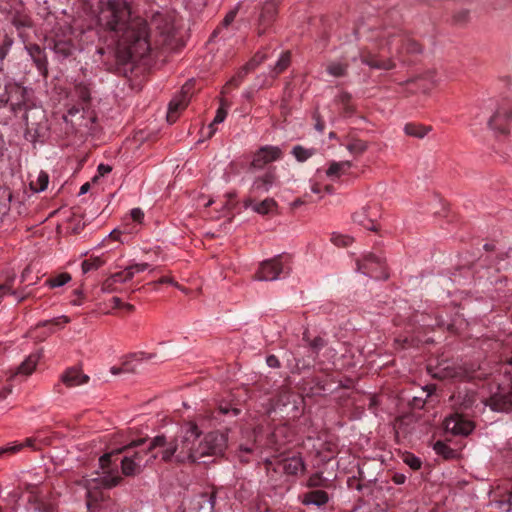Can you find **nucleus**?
<instances>
[{"mask_svg":"<svg viewBox=\"0 0 512 512\" xmlns=\"http://www.w3.org/2000/svg\"><path fill=\"white\" fill-rule=\"evenodd\" d=\"M132 279L131 273L127 268L112 274L102 284V291L105 293H112L117 291V283H126Z\"/></svg>","mask_w":512,"mask_h":512,"instance_id":"nucleus-17","label":"nucleus"},{"mask_svg":"<svg viewBox=\"0 0 512 512\" xmlns=\"http://www.w3.org/2000/svg\"><path fill=\"white\" fill-rule=\"evenodd\" d=\"M226 116H227V111L223 108V106L219 107L216 112V115L213 119V122L210 123L206 128L208 137H211L216 132V129L214 126L216 124L222 123L225 120Z\"/></svg>","mask_w":512,"mask_h":512,"instance_id":"nucleus-31","label":"nucleus"},{"mask_svg":"<svg viewBox=\"0 0 512 512\" xmlns=\"http://www.w3.org/2000/svg\"><path fill=\"white\" fill-rule=\"evenodd\" d=\"M114 452L107 453L100 457L99 464L102 469V473L95 472V476L83 477L78 485L82 486L85 490V496L87 497V508L90 510L92 507V500L97 498V495L93 493V490L99 488H111L117 485L121 479L117 470L110 469L111 457Z\"/></svg>","mask_w":512,"mask_h":512,"instance_id":"nucleus-5","label":"nucleus"},{"mask_svg":"<svg viewBox=\"0 0 512 512\" xmlns=\"http://www.w3.org/2000/svg\"><path fill=\"white\" fill-rule=\"evenodd\" d=\"M147 17L150 25L162 36L169 35L174 29L175 16L167 10H151Z\"/></svg>","mask_w":512,"mask_h":512,"instance_id":"nucleus-9","label":"nucleus"},{"mask_svg":"<svg viewBox=\"0 0 512 512\" xmlns=\"http://www.w3.org/2000/svg\"><path fill=\"white\" fill-rule=\"evenodd\" d=\"M264 58H265V56L262 55L261 53L256 54L253 57V59L247 64L245 69H247V70L253 69L257 65H259L264 60Z\"/></svg>","mask_w":512,"mask_h":512,"instance_id":"nucleus-47","label":"nucleus"},{"mask_svg":"<svg viewBox=\"0 0 512 512\" xmlns=\"http://www.w3.org/2000/svg\"><path fill=\"white\" fill-rule=\"evenodd\" d=\"M489 127L500 133L512 134V107L502 106L490 118Z\"/></svg>","mask_w":512,"mask_h":512,"instance_id":"nucleus-10","label":"nucleus"},{"mask_svg":"<svg viewBox=\"0 0 512 512\" xmlns=\"http://www.w3.org/2000/svg\"><path fill=\"white\" fill-rule=\"evenodd\" d=\"M332 242L337 246H348L353 242V238L349 235L334 233L332 235Z\"/></svg>","mask_w":512,"mask_h":512,"instance_id":"nucleus-39","label":"nucleus"},{"mask_svg":"<svg viewBox=\"0 0 512 512\" xmlns=\"http://www.w3.org/2000/svg\"><path fill=\"white\" fill-rule=\"evenodd\" d=\"M22 449L23 448H22L21 442H11L5 446L6 453H11V454L18 453Z\"/></svg>","mask_w":512,"mask_h":512,"instance_id":"nucleus-48","label":"nucleus"},{"mask_svg":"<svg viewBox=\"0 0 512 512\" xmlns=\"http://www.w3.org/2000/svg\"><path fill=\"white\" fill-rule=\"evenodd\" d=\"M434 450L438 453V454H442L444 455L445 457H448L449 456V453L450 452V449L449 447L442 443V442H436L435 445H434Z\"/></svg>","mask_w":512,"mask_h":512,"instance_id":"nucleus-46","label":"nucleus"},{"mask_svg":"<svg viewBox=\"0 0 512 512\" xmlns=\"http://www.w3.org/2000/svg\"><path fill=\"white\" fill-rule=\"evenodd\" d=\"M89 189H90V184H89V183H85V184H83V185L80 187V192H79V194H80V195H84V194H86V193L89 191Z\"/></svg>","mask_w":512,"mask_h":512,"instance_id":"nucleus-60","label":"nucleus"},{"mask_svg":"<svg viewBox=\"0 0 512 512\" xmlns=\"http://www.w3.org/2000/svg\"><path fill=\"white\" fill-rule=\"evenodd\" d=\"M292 154L297 159V161L304 162L315 154V149L304 148L303 146L297 145L293 147Z\"/></svg>","mask_w":512,"mask_h":512,"instance_id":"nucleus-29","label":"nucleus"},{"mask_svg":"<svg viewBox=\"0 0 512 512\" xmlns=\"http://www.w3.org/2000/svg\"><path fill=\"white\" fill-rule=\"evenodd\" d=\"M27 500L30 505L26 512H52V506L44 502L43 495L36 489L28 493Z\"/></svg>","mask_w":512,"mask_h":512,"instance_id":"nucleus-15","label":"nucleus"},{"mask_svg":"<svg viewBox=\"0 0 512 512\" xmlns=\"http://www.w3.org/2000/svg\"><path fill=\"white\" fill-rule=\"evenodd\" d=\"M287 430L286 426L279 427L273 432V437L275 438V442L278 444H282L283 441L279 439V437Z\"/></svg>","mask_w":512,"mask_h":512,"instance_id":"nucleus-54","label":"nucleus"},{"mask_svg":"<svg viewBox=\"0 0 512 512\" xmlns=\"http://www.w3.org/2000/svg\"><path fill=\"white\" fill-rule=\"evenodd\" d=\"M485 406L497 412L512 410V378L505 376V381L500 383L488 401H481Z\"/></svg>","mask_w":512,"mask_h":512,"instance_id":"nucleus-7","label":"nucleus"},{"mask_svg":"<svg viewBox=\"0 0 512 512\" xmlns=\"http://www.w3.org/2000/svg\"><path fill=\"white\" fill-rule=\"evenodd\" d=\"M378 268H382V263L378 257L372 254L367 255L362 263H358V270H363L364 275L375 279H387L386 273H377Z\"/></svg>","mask_w":512,"mask_h":512,"instance_id":"nucleus-14","label":"nucleus"},{"mask_svg":"<svg viewBox=\"0 0 512 512\" xmlns=\"http://www.w3.org/2000/svg\"><path fill=\"white\" fill-rule=\"evenodd\" d=\"M201 430L194 422H188L180 428L179 434L174 438L158 435L149 440V448L155 450L157 458L161 461H175L178 463L197 462L196 441Z\"/></svg>","mask_w":512,"mask_h":512,"instance_id":"nucleus-2","label":"nucleus"},{"mask_svg":"<svg viewBox=\"0 0 512 512\" xmlns=\"http://www.w3.org/2000/svg\"><path fill=\"white\" fill-rule=\"evenodd\" d=\"M60 321H62L63 323H69L70 319L67 316L62 315L60 317H57V318H54L53 320H51V322H53L55 324H59Z\"/></svg>","mask_w":512,"mask_h":512,"instance_id":"nucleus-57","label":"nucleus"},{"mask_svg":"<svg viewBox=\"0 0 512 512\" xmlns=\"http://www.w3.org/2000/svg\"><path fill=\"white\" fill-rule=\"evenodd\" d=\"M290 63V54L289 52H282L271 70V77H276L279 73L283 72Z\"/></svg>","mask_w":512,"mask_h":512,"instance_id":"nucleus-28","label":"nucleus"},{"mask_svg":"<svg viewBox=\"0 0 512 512\" xmlns=\"http://www.w3.org/2000/svg\"><path fill=\"white\" fill-rule=\"evenodd\" d=\"M246 208H251L254 212L266 215L274 211L276 202L272 198H267L260 203H254L252 200H246L244 203Z\"/></svg>","mask_w":512,"mask_h":512,"instance_id":"nucleus-21","label":"nucleus"},{"mask_svg":"<svg viewBox=\"0 0 512 512\" xmlns=\"http://www.w3.org/2000/svg\"><path fill=\"white\" fill-rule=\"evenodd\" d=\"M304 505H314L320 507L328 502V495L322 490H315L304 494L301 497Z\"/></svg>","mask_w":512,"mask_h":512,"instance_id":"nucleus-23","label":"nucleus"},{"mask_svg":"<svg viewBox=\"0 0 512 512\" xmlns=\"http://www.w3.org/2000/svg\"><path fill=\"white\" fill-rule=\"evenodd\" d=\"M280 466L287 475L298 476L304 473L305 464L300 456H292L280 462Z\"/></svg>","mask_w":512,"mask_h":512,"instance_id":"nucleus-18","label":"nucleus"},{"mask_svg":"<svg viewBox=\"0 0 512 512\" xmlns=\"http://www.w3.org/2000/svg\"><path fill=\"white\" fill-rule=\"evenodd\" d=\"M474 402H475V399H474V396H472V398H469V400L464 401V402L462 403L463 408H464V409H468V408L472 407V405L474 404Z\"/></svg>","mask_w":512,"mask_h":512,"instance_id":"nucleus-59","label":"nucleus"},{"mask_svg":"<svg viewBox=\"0 0 512 512\" xmlns=\"http://www.w3.org/2000/svg\"><path fill=\"white\" fill-rule=\"evenodd\" d=\"M13 24L17 29H21L24 27H29L31 25L30 19L26 16L23 17H15L13 19Z\"/></svg>","mask_w":512,"mask_h":512,"instance_id":"nucleus-45","label":"nucleus"},{"mask_svg":"<svg viewBox=\"0 0 512 512\" xmlns=\"http://www.w3.org/2000/svg\"><path fill=\"white\" fill-rule=\"evenodd\" d=\"M41 358L40 352H34L28 355L24 361L17 367L16 371L13 373V376H30Z\"/></svg>","mask_w":512,"mask_h":512,"instance_id":"nucleus-19","label":"nucleus"},{"mask_svg":"<svg viewBox=\"0 0 512 512\" xmlns=\"http://www.w3.org/2000/svg\"><path fill=\"white\" fill-rule=\"evenodd\" d=\"M253 449L246 445H240L239 451H238V457L240 461L242 462H248L249 461V455L252 454Z\"/></svg>","mask_w":512,"mask_h":512,"instance_id":"nucleus-44","label":"nucleus"},{"mask_svg":"<svg viewBox=\"0 0 512 512\" xmlns=\"http://www.w3.org/2000/svg\"><path fill=\"white\" fill-rule=\"evenodd\" d=\"M228 436L224 432L213 431L200 436L196 441V457L200 461L206 456H221L227 448Z\"/></svg>","mask_w":512,"mask_h":512,"instance_id":"nucleus-6","label":"nucleus"},{"mask_svg":"<svg viewBox=\"0 0 512 512\" xmlns=\"http://www.w3.org/2000/svg\"><path fill=\"white\" fill-rule=\"evenodd\" d=\"M289 267L282 262L281 257L263 261L256 274V279L259 281H275L281 277L282 274L288 272Z\"/></svg>","mask_w":512,"mask_h":512,"instance_id":"nucleus-8","label":"nucleus"},{"mask_svg":"<svg viewBox=\"0 0 512 512\" xmlns=\"http://www.w3.org/2000/svg\"><path fill=\"white\" fill-rule=\"evenodd\" d=\"M143 219H144V212H143L140 208H133V209L130 211L129 215H127V216L124 218V220H123V221H124L123 225H124L125 227H128V225H129V223H128V222H129L130 220H131V221H133V222H135V223H137V224H140V223H142Z\"/></svg>","mask_w":512,"mask_h":512,"instance_id":"nucleus-36","label":"nucleus"},{"mask_svg":"<svg viewBox=\"0 0 512 512\" xmlns=\"http://www.w3.org/2000/svg\"><path fill=\"white\" fill-rule=\"evenodd\" d=\"M130 5L126 0H101L98 23L119 37V43L130 56L143 57L151 50V32L145 20L132 18Z\"/></svg>","mask_w":512,"mask_h":512,"instance_id":"nucleus-1","label":"nucleus"},{"mask_svg":"<svg viewBox=\"0 0 512 512\" xmlns=\"http://www.w3.org/2000/svg\"><path fill=\"white\" fill-rule=\"evenodd\" d=\"M266 363L271 368H278L280 366L278 358L274 355L268 356L266 358Z\"/></svg>","mask_w":512,"mask_h":512,"instance_id":"nucleus-53","label":"nucleus"},{"mask_svg":"<svg viewBox=\"0 0 512 512\" xmlns=\"http://www.w3.org/2000/svg\"><path fill=\"white\" fill-rule=\"evenodd\" d=\"M311 191L315 194H318L321 192V188L318 184H312L311 185Z\"/></svg>","mask_w":512,"mask_h":512,"instance_id":"nucleus-63","label":"nucleus"},{"mask_svg":"<svg viewBox=\"0 0 512 512\" xmlns=\"http://www.w3.org/2000/svg\"><path fill=\"white\" fill-rule=\"evenodd\" d=\"M214 505V496L200 495L194 500L193 507L189 512H213Z\"/></svg>","mask_w":512,"mask_h":512,"instance_id":"nucleus-22","label":"nucleus"},{"mask_svg":"<svg viewBox=\"0 0 512 512\" xmlns=\"http://www.w3.org/2000/svg\"><path fill=\"white\" fill-rule=\"evenodd\" d=\"M80 93V98L83 102H87L90 99V92L85 85H79L77 87Z\"/></svg>","mask_w":512,"mask_h":512,"instance_id":"nucleus-51","label":"nucleus"},{"mask_svg":"<svg viewBox=\"0 0 512 512\" xmlns=\"http://www.w3.org/2000/svg\"><path fill=\"white\" fill-rule=\"evenodd\" d=\"M276 182V176L273 171H268L262 176L258 177L254 183L253 188L257 191H268Z\"/></svg>","mask_w":512,"mask_h":512,"instance_id":"nucleus-24","label":"nucleus"},{"mask_svg":"<svg viewBox=\"0 0 512 512\" xmlns=\"http://www.w3.org/2000/svg\"><path fill=\"white\" fill-rule=\"evenodd\" d=\"M353 220L358 225L362 226L363 228L367 230L374 231L376 230V225L374 223V220L371 218V216L368 213L367 208H363L360 211L356 212L353 215Z\"/></svg>","mask_w":512,"mask_h":512,"instance_id":"nucleus-25","label":"nucleus"},{"mask_svg":"<svg viewBox=\"0 0 512 512\" xmlns=\"http://www.w3.org/2000/svg\"><path fill=\"white\" fill-rule=\"evenodd\" d=\"M366 148V144L362 141H355L347 145L349 152L355 155L362 154Z\"/></svg>","mask_w":512,"mask_h":512,"instance_id":"nucleus-41","label":"nucleus"},{"mask_svg":"<svg viewBox=\"0 0 512 512\" xmlns=\"http://www.w3.org/2000/svg\"><path fill=\"white\" fill-rule=\"evenodd\" d=\"M373 40L374 46L361 55V62L373 69L391 70L395 67L392 56L402 54L403 50L409 53L420 51L416 42L387 30L380 31Z\"/></svg>","mask_w":512,"mask_h":512,"instance_id":"nucleus-3","label":"nucleus"},{"mask_svg":"<svg viewBox=\"0 0 512 512\" xmlns=\"http://www.w3.org/2000/svg\"><path fill=\"white\" fill-rule=\"evenodd\" d=\"M277 11V4L274 0L268 1L262 8L260 14L261 21L270 20L274 17Z\"/></svg>","mask_w":512,"mask_h":512,"instance_id":"nucleus-33","label":"nucleus"},{"mask_svg":"<svg viewBox=\"0 0 512 512\" xmlns=\"http://www.w3.org/2000/svg\"><path fill=\"white\" fill-rule=\"evenodd\" d=\"M235 17V13L234 12H230L226 15L225 19H224V24L225 25H229L233 19Z\"/></svg>","mask_w":512,"mask_h":512,"instance_id":"nucleus-58","label":"nucleus"},{"mask_svg":"<svg viewBox=\"0 0 512 512\" xmlns=\"http://www.w3.org/2000/svg\"><path fill=\"white\" fill-rule=\"evenodd\" d=\"M11 198V192L7 188L0 186V213L8 210Z\"/></svg>","mask_w":512,"mask_h":512,"instance_id":"nucleus-37","label":"nucleus"},{"mask_svg":"<svg viewBox=\"0 0 512 512\" xmlns=\"http://www.w3.org/2000/svg\"><path fill=\"white\" fill-rule=\"evenodd\" d=\"M128 271L131 273L132 278L135 276V274L144 272L149 269V264L147 263H135L128 267H126Z\"/></svg>","mask_w":512,"mask_h":512,"instance_id":"nucleus-43","label":"nucleus"},{"mask_svg":"<svg viewBox=\"0 0 512 512\" xmlns=\"http://www.w3.org/2000/svg\"><path fill=\"white\" fill-rule=\"evenodd\" d=\"M46 439L42 438L39 434L29 437L25 439V441L21 442L22 448H31L32 450H38L42 445L47 444Z\"/></svg>","mask_w":512,"mask_h":512,"instance_id":"nucleus-32","label":"nucleus"},{"mask_svg":"<svg viewBox=\"0 0 512 512\" xmlns=\"http://www.w3.org/2000/svg\"><path fill=\"white\" fill-rule=\"evenodd\" d=\"M327 71L334 77H340L345 74L346 65L342 64L341 62H332L328 65Z\"/></svg>","mask_w":512,"mask_h":512,"instance_id":"nucleus-38","label":"nucleus"},{"mask_svg":"<svg viewBox=\"0 0 512 512\" xmlns=\"http://www.w3.org/2000/svg\"><path fill=\"white\" fill-rule=\"evenodd\" d=\"M133 231H134V228L125 227L123 225L122 228H115L114 230H112L109 233V235L107 236L106 239H112L114 241H120L121 234H123V233H130V232H133Z\"/></svg>","mask_w":512,"mask_h":512,"instance_id":"nucleus-42","label":"nucleus"},{"mask_svg":"<svg viewBox=\"0 0 512 512\" xmlns=\"http://www.w3.org/2000/svg\"><path fill=\"white\" fill-rule=\"evenodd\" d=\"M429 129L421 126H417L414 124H407L404 127V132L409 136H414L417 138H423L427 135Z\"/></svg>","mask_w":512,"mask_h":512,"instance_id":"nucleus-34","label":"nucleus"},{"mask_svg":"<svg viewBox=\"0 0 512 512\" xmlns=\"http://www.w3.org/2000/svg\"><path fill=\"white\" fill-rule=\"evenodd\" d=\"M444 427L447 432L461 436H467L474 430L473 422L457 413L445 419Z\"/></svg>","mask_w":512,"mask_h":512,"instance_id":"nucleus-12","label":"nucleus"},{"mask_svg":"<svg viewBox=\"0 0 512 512\" xmlns=\"http://www.w3.org/2000/svg\"><path fill=\"white\" fill-rule=\"evenodd\" d=\"M11 392L12 388L10 386L0 388V401L4 400Z\"/></svg>","mask_w":512,"mask_h":512,"instance_id":"nucleus-55","label":"nucleus"},{"mask_svg":"<svg viewBox=\"0 0 512 512\" xmlns=\"http://www.w3.org/2000/svg\"><path fill=\"white\" fill-rule=\"evenodd\" d=\"M190 88L191 85L187 82L182 87L181 92L175 95L170 101L167 111V121L169 123H174L177 120L180 111L184 110L187 107L190 100Z\"/></svg>","mask_w":512,"mask_h":512,"instance_id":"nucleus-11","label":"nucleus"},{"mask_svg":"<svg viewBox=\"0 0 512 512\" xmlns=\"http://www.w3.org/2000/svg\"><path fill=\"white\" fill-rule=\"evenodd\" d=\"M351 167L352 163L350 161H333L329 164L324 173L329 180L336 181L341 176L345 175Z\"/></svg>","mask_w":512,"mask_h":512,"instance_id":"nucleus-20","label":"nucleus"},{"mask_svg":"<svg viewBox=\"0 0 512 512\" xmlns=\"http://www.w3.org/2000/svg\"><path fill=\"white\" fill-rule=\"evenodd\" d=\"M13 294L16 296V292L12 291L11 285L9 284H0V299H2L7 294Z\"/></svg>","mask_w":512,"mask_h":512,"instance_id":"nucleus-52","label":"nucleus"},{"mask_svg":"<svg viewBox=\"0 0 512 512\" xmlns=\"http://www.w3.org/2000/svg\"><path fill=\"white\" fill-rule=\"evenodd\" d=\"M70 280L71 276L68 273H61L53 278L47 279L44 285L49 288H58L67 284Z\"/></svg>","mask_w":512,"mask_h":512,"instance_id":"nucleus-30","label":"nucleus"},{"mask_svg":"<svg viewBox=\"0 0 512 512\" xmlns=\"http://www.w3.org/2000/svg\"><path fill=\"white\" fill-rule=\"evenodd\" d=\"M49 183V176L46 172L40 171L36 180H31L30 187L35 192L44 191Z\"/></svg>","mask_w":512,"mask_h":512,"instance_id":"nucleus-27","label":"nucleus"},{"mask_svg":"<svg viewBox=\"0 0 512 512\" xmlns=\"http://www.w3.org/2000/svg\"><path fill=\"white\" fill-rule=\"evenodd\" d=\"M158 282L159 283H169V284H172V285L176 286V283H174V281L171 278H168V277H163Z\"/></svg>","mask_w":512,"mask_h":512,"instance_id":"nucleus-62","label":"nucleus"},{"mask_svg":"<svg viewBox=\"0 0 512 512\" xmlns=\"http://www.w3.org/2000/svg\"><path fill=\"white\" fill-rule=\"evenodd\" d=\"M112 170L111 166L109 165H106V164H100L97 168V172H98V175H96L94 178H93V181H96L98 179L99 176H104L108 173H110Z\"/></svg>","mask_w":512,"mask_h":512,"instance_id":"nucleus-49","label":"nucleus"},{"mask_svg":"<svg viewBox=\"0 0 512 512\" xmlns=\"http://www.w3.org/2000/svg\"><path fill=\"white\" fill-rule=\"evenodd\" d=\"M112 301H113V303H114V306H115V307H117V308H121V307H122V305H123V303H122L121 299H120V298H118V297H113V298H112Z\"/></svg>","mask_w":512,"mask_h":512,"instance_id":"nucleus-61","label":"nucleus"},{"mask_svg":"<svg viewBox=\"0 0 512 512\" xmlns=\"http://www.w3.org/2000/svg\"><path fill=\"white\" fill-rule=\"evenodd\" d=\"M104 263H105V260L102 256L90 257L89 259L84 260L82 262V264H81L82 272L84 274H86L90 271L97 270L102 265H104Z\"/></svg>","mask_w":512,"mask_h":512,"instance_id":"nucleus-26","label":"nucleus"},{"mask_svg":"<svg viewBox=\"0 0 512 512\" xmlns=\"http://www.w3.org/2000/svg\"><path fill=\"white\" fill-rule=\"evenodd\" d=\"M120 451L124 452L121 468L125 476L135 475L145 466L152 465L157 460L156 451L149 448V441L146 439L132 442L118 452Z\"/></svg>","mask_w":512,"mask_h":512,"instance_id":"nucleus-4","label":"nucleus"},{"mask_svg":"<svg viewBox=\"0 0 512 512\" xmlns=\"http://www.w3.org/2000/svg\"><path fill=\"white\" fill-rule=\"evenodd\" d=\"M89 376L77 368H69L61 375V381L69 388L86 384Z\"/></svg>","mask_w":512,"mask_h":512,"instance_id":"nucleus-16","label":"nucleus"},{"mask_svg":"<svg viewBox=\"0 0 512 512\" xmlns=\"http://www.w3.org/2000/svg\"><path fill=\"white\" fill-rule=\"evenodd\" d=\"M500 506L506 511H510L512 509V492L509 494L507 503H500Z\"/></svg>","mask_w":512,"mask_h":512,"instance_id":"nucleus-56","label":"nucleus"},{"mask_svg":"<svg viewBox=\"0 0 512 512\" xmlns=\"http://www.w3.org/2000/svg\"><path fill=\"white\" fill-rule=\"evenodd\" d=\"M409 83H414L417 86V89L421 92H428L436 83L434 79H426L425 77H418L414 80L409 81Z\"/></svg>","mask_w":512,"mask_h":512,"instance_id":"nucleus-35","label":"nucleus"},{"mask_svg":"<svg viewBox=\"0 0 512 512\" xmlns=\"http://www.w3.org/2000/svg\"><path fill=\"white\" fill-rule=\"evenodd\" d=\"M403 461L406 465H408L410 468L414 470L420 469L422 464L420 458L414 456L413 454L404 455Z\"/></svg>","mask_w":512,"mask_h":512,"instance_id":"nucleus-40","label":"nucleus"},{"mask_svg":"<svg viewBox=\"0 0 512 512\" xmlns=\"http://www.w3.org/2000/svg\"><path fill=\"white\" fill-rule=\"evenodd\" d=\"M282 152L280 148L276 146H265L262 147L254 156L252 165L255 168H261L265 164L280 159Z\"/></svg>","mask_w":512,"mask_h":512,"instance_id":"nucleus-13","label":"nucleus"},{"mask_svg":"<svg viewBox=\"0 0 512 512\" xmlns=\"http://www.w3.org/2000/svg\"><path fill=\"white\" fill-rule=\"evenodd\" d=\"M443 370H444V372H443V374H442V375H440V376H441V377H444V378H445V377H452V378H454V377H461V376H462V373H461V372H458V371H456V370H454V369H450V367H449V366L444 367V368H443Z\"/></svg>","mask_w":512,"mask_h":512,"instance_id":"nucleus-50","label":"nucleus"},{"mask_svg":"<svg viewBox=\"0 0 512 512\" xmlns=\"http://www.w3.org/2000/svg\"><path fill=\"white\" fill-rule=\"evenodd\" d=\"M78 112H79V109H78V108H75V107H73V108H71V109H69V110H68V113H69V115H71V116L76 115Z\"/></svg>","mask_w":512,"mask_h":512,"instance_id":"nucleus-64","label":"nucleus"}]
</instances>
